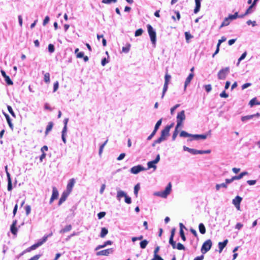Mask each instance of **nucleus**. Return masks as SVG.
Instances as JSON below:
<instances>
[{
    "label": "nucleus",
    "mask_w": 260,
    "mask_h": 260,
    "mask_svg": "<svg viewBox=\"0 0 260 260\" xmlns=\"http://www.w3.org/2000/svg\"><path fill=\"white\" fill-rule=\"evenodd\" d=\"M238 17H239L238 13L236 12L233 15H232V14L229 15L228 17L229 18V19H230V21H232V20L237 19V18H238Z\"/></svg>",
    "instance_id": "nucleus-34"
},
{
    "label": "nucleus",
    "mask_w": 260,
    "mask_h": 260,
    "mask_svg": "<svg viewBox=\"0 0 260 260\" xmlns=\"http://www.w3.org/2000/svg\"><path fill=\"white\" fill-rule=\"evenodd\" d=\"M156 133V131H155L154 129L152 133L147 137V140L149 141L152 139V138L154 136Z\"/></svg>",
    "instance_id": "nucleus-59"
},
{
    "label": "nucleus",
    "mask_w": 260,
    "mask_h": 260,
    "mask_svg": "<svg viewBox=\"0 0 260 260\" xmlns=\"http://www.w3.org/2000/svg\"><path fill=\"white\" fill-rule=\"evenodd\" d=\"M168 84L164 83L162 95H161V99H162L164 97L165 94L168 90Z\"/></svg>",
    "instance_id": "nucleus-38"
},
{
    "label": "nucleus",
    "mask_w": 260,
    "mask_h": 260,
    "mask_svg": "<svg viewBox=\"0 0 260 260\" xmlns=\"http://www.w3.org/2000/svg\"><path fill=\"white\" fill-rule=\"evenodd\" d=\"M193 134H190L187 133L185 131H182L180 133V137H192V138Z\"/></svg>",
    "instance_id": "nucleus-31"
},
{
    "label": "nucleus",
    "mask_w": 260,
    "mask_h": 260,
    "mask_svg": "<svg viewBox=\"0 0 260 260\" xmlns=\"http://www.w3.org/2000/svg\"><path fill=\"white\" fill-rule=\"evenodd\" d=\"M72 226L71 224L66 225L63 229L59 231V233L63 234L66 232H69L72 230Z\"/></svg>",
    "instance_id": "nucleus-24"
},
{
    "label": "nucleus",
    "mask_w": 260,
    "mask_h": 260,
    "mask_svg": "<svg viewBox=\"0 0 260 260\" xmlns=\"http://www.w3.org/2000/svg\"><path fill=\"white\" fill-rule=\"evenodd\" d=\"M230 72V68L226 67L220 70L218 73V78L220 80H224Z\"/></svg>",
    "instance_id": "nucleus-6"
},
{
    "label": "nucleus",
    "mask_w": 260,
    "mask_h": 260,
    "mask_svg": "<svg viewBox=\"0 0 260 260\" xmlns=\"http://www.w3.org/2000/svg\"><path fill=\"white\" fill-rule=\"evenodd\" d=\"M254 5H253V4L251 6H250L249 8L246 10L245 13V15H248L251 13L252 12V9L254 7Z\"/></svg>",
    "instance_id": "nucleus-48"
},
{
    "label": "nucleus",
    "mask_w": 260,
    "mask_h": 260,
    "mask_svg": "<svg viewBox=\"0 0 260 260\" xmlns=\"http://www.w3.org/2000/svg\"><path fill=\"white\" fill-rule=\"evenodd\" d=\"M7 109H8V111L9 112V113L11 114V115L14 117H16V115H15V113L14 112L13 110V109L11 107V106L8 105L7 106Z\"/></svg>",
    "instance_id": "nucleus-43"
},
{
    "label": "nucleus",
    "mask_w": 260,
    "mask_h": 260,
    "mask_svg": "<svg viewBox=\"0 0 260 260\" xmlns=\"http://www.w3.org/2000/svg\"><path fill=\"white\" fill-rule=\"evenodd\" d=\"M242 200V198L240 196H236L232 201V203L234 205H238L240 204L241 201Z\"/></svg>",
    "instance_id": "nucleus-23"
},
{
    "label": "nucleus",
    "mask_w": 260,
    "mask_h": 260,
    "mask_svg": "<svg viewBox=\"0 0 260 260\" xmlns=\"http://www.w3.org/2000/svg\"><path fill=\"white\" fill-rule=\"evenodd\" d=\"M178 128L179 127H177V126H176L175 131L172 135V140L173 141H174L176 139V138L178 134Z\"/></svg>",
    "instance_id": "nucleus-37"
},
{
    "label": "nucleus",
    "mask_w": 260,
    "mask_h": 260,
    "mask_svg": "<svg viewBox=\"0 0 260 260\" xmlns=\"http://www.w3.org/2000/svg\"><path fill=\"white\" fill-rule=\"evenodd\" d=\"M220 188H227L228 185L226 184L225 182L222 183L221 184H217L215 186V188L217 191H218Z\"/></svg>",
    "instance_id": "nucleus-28"
},
{
    "label": "nucleus",
    "mask_w": 260,
    "mask_h": 260,
    "mask_svg": "<svg viewBox=\"0 0 260 260\" xmlns=\"http://www.w3.org/2000/svg\"><path fill=\"white\" fill-rule=\"evenodd\" d=\"M5 116L6 117V120H7V121L10 126V127L11 128V129L12 130L13 129V124H12V122H11V119L10 117V116H9L8 114H5Z\"/></svg>",
    "instance_id": "nucleus-29"
},
{
    "label": "nucleus",
    "mask_w": 260,
    "mask_h": 260,
    "mask_svg": "<svg viewBox=\"0 0 260 260\" xmlns=\"http://www.w3.org/2000/svg\"><path fill=\"white\" fill-rule=\"evenodd\" d=\"M207 138V134L198 135L195 134L192 135V138L194 140L203 139L205 140Z\"/></svg>",
    "instance_id": "nucleus-20"
},
{
    "label": "nucleus",
    "mask_w": 260,
    "mask_h": 260,
    "mask_svg": "<svg viewBox=\"0 0 260 260\" xmlns=\"http://www.w3.org/2000/svg\"><path fill=\"white\" fill-rule=\"evenodd\" d=\"M171 78V75L167 74L165 77V83L169 84V82Z\"/></svg>",
    "instance_id": "nucleus-49"
},
{
    "label": "nucleus",
    "mask_w": 260,
    "mask_h": 260,
    "mask_svg": "<svg viewBox=\"0 0 260 260\" xmlns=\"http://www.w3.org/2000/svg\"><path fill=\"white\" fill-rule=\"evenodd\" d=\"M124 201H125V202L128 204H129L132 203L131 198L129 197H128L127 195H126L125 196V197L124 198Z\"/></svg>",
    "instance_id": "nucleus-54"
},
{
    "label": "nucleus",
    "mask_w": 260,
    "mask_h": 260,
    "mask_svg": "<svg viewBox=\"0 0 260 260\" xmlns=\"http://www.w3.org/2000/svg\"><path fill=\"white\" fill-rule=\"evenodd\" d=\"M228 243V240L225 239L222 242H220L218 243L219 252L221 253L223 248L226 246Z\"/></svg>",
    "instance_id": "nucleus-15"
},
{
    "label": "nucleus",
    "mask_w": 260,
    "mask_h": 260,
    "mask_svg": "<svg viewBox=\"0 0 260 260\" xmlns=\"http://www.w3.org/2000/svg\"><path fill=\"white\" fill-rule=\"evenodd\" d=\"M173 123L167 125L164 129L161 131L160 136L165 140H166V137L169 136L170 129L173 127Z\"/></svg>",
    "instance_id": "nucleus-7"
},
{
    "label": "nucleus",
    "mask_w": 260,
    "mask_h": 260,
    "mask_svg": "<svg viewBox=\"0 0 260 260\" xmlns=\"http://www.w3.org/2000/svg\"><path fill=\"white\" fill-rule=\"evenodd\" d=\"M249 105L250 107H253L254 105H260V102H258L256 98H254L250 101Z\"/></svg>",
    "instance_id": "nucleus-25"
},
{
    "label": "nucleus",
    "mask_w": 260,
    "mask_h": 260,
    "mask_svg": "<svg viewBox=\"0 0 260 260\" xmlns=\"http://www.w3.org/2000/svg\"><path fill=\"white\" fill-rule=\"evenodd\" d=\"M193 76H194V74L192 73H191L189 74V75L188 76V77L186 79L185 81V83H184V90H186L187 86L190 83L191 80L193 78Z\"/></svg>",
    "instance_id": "nucleus-13"
},
{
    "label": "nucleus",
    "mask_w": 260,
    "mask_h": 260,
    "mask_svg": "<svg viewBox=\"0 0 260 260\" xmlns=\"http://www.w3.org/2000/svg\"><path fill=\"white\" fill-rule=\"evenodd\" d=\"M44 80L46 83H49L50 82V74L48 73H46L44 74Z\"/></svg>",
    "instance_id": "nucleus-42"
},
{
    "label": "nucleus",
    "mask_w": 260,
    "mask_h": 260,
    "mask_svg": "<svg viewBox=\"0 0 260 260\" xmlns=\"http://www.w3.org/2000/svg\"><path fill=\"white\" fill-rule=\"evenodd\" d=\"M204 87L207 92H210L212 90V86L210 84L205 85Z\"/></svg>",
    "instance_id": "nucleus-53"
},
{
    "label": "nucleus",
    "mask_w": 260,
    "mask_h": 260,
    "mask_svg": "<svg viewBox=\"0 0 260 260\" xmlns=\"http://www.w3.org/2000/svg\"><path fill=\"white\" fill-rule=\"evenodd\" d=\"M2 75L5 78L6 82L9 85H13V83L10 77L7 76L4 71H1Z\"/></svg>",
    "instance_id": "nucleus-14"
},
{
    "label": "nucleus",
    "mask_w": 260,
    "mask_h": 260,
    "mask_svg": "<svg viewBox=\"0 0 260 260\" xmlns=\"http://www.w3.org/2000/svg\"><path fill=\"white\" fill-rule=\"evenodd\" d=\"M211 151L210 150H197V154H209Z\"/></svg>",
    "instance_id": "nucleus-41"
},
{
    "label": "nucleus",
    "mask_w": 260,
    "mask_h": 260,
    "mask_svg": "<svg viewBox=\"0 0 260 260\" xmlns=\"http://www.w3.org/2000/svg\"><path fill=\"white\" fill-rule=\"evenodd\" d=\"M185 39L186 40V41L188 40L189 39L192 38L193 37L192 36H191L189 32H185Z\"/></svg>",
    "instance_id": "nucleus-63"
},
{
    "label": "nucleus",
    "mask_w": 260,
    "mask_h": 260,
    "mask_svg": "<svg viewBox=\"0 0 260 260\" xmlns=\"http://www.w3.org/2000/svg\"><path fill=\"white\" fill-rule=\"evenodd\" d=\"M75 180L74 178L71 179L67 186V192H69V193H70V192L72 191V188L75 184Z\"/></svg>",
    "instance_id": "nucleus-12"
},
{
    "label": "nucleus",
    "mask_w": 260,
    "mask_h": 260,
    "mask_svg": "<svg viewBox=\"0 0 260 260\" xmlns=\"http://www.w3.org/2000/svg\"><path fill=\"white\" fill-rule=\"evenodd\" d=\"M70 193L67 192H63L59 199V201L58 202V205H60L62 204V203H63L67 199L68 196L69 195Z\"/></svg>",
    "instance_id": "nucleus-17"
},
{
    "label": "nucleus",
    "mask_w": 260,
    "mask_h": 260,
    "mask_svg": "<svg viewBox=\"0 0 260 260\" xmlns=\"http://www.w3.org/2000/svg\"><path fill=\"white\" fill-rule=\"evenodd\" d=\"M185 119V115L184 110L179 112L177 116V127H179L182 124L183 121Z\"/></svg>",
    "instance_id": "nucleus-5"
},
{
    "label": "nucleus",
    "mask_w": 260,
    "mask_h": 260,
    "mask_svg": "<svg viewBox=\"0 0 260 260\" xmlns=\"http://www.w3.org/2000/svg\"><path fill=\"white\" fill-rule=\"evenodd\" d=\"M148 243V241L147 240H144L142 241L140 243V247L142 249L145 248L146 247Z\"/></svg>",
    "instance_id": "nucleus-35"
},
{
    "label": "nucleus",
    "mask_w": 260,
    "mask_h": 260,
    "mask_svg": "<svg viewBox=\"0 0 260 260\" xmlns=\"http://www.w3.org/2000/svg\"><path fill=\"white\" fill-rule=\"evenodd\" d=\"M147 170V169H145V168L142 167L141 165H138V166H134V167H132L131 169V172L132 174H137L142 171H144V170Z\"/></svg>",
    "instance_id": "nucleus-8"
},
{
    "label": "nucleus",
    "mask_w": 260,
    "mask_h": 260,
    "mask_svg": "<svg viewBox=\"0 0 260 260\" xmlns=\"http://www.w3.org/2000/svg\"><path fill=\"white\" fill-rule=\"evenodd\" d=\"M113 252V248H109L105 250L99 251L96 253L97 255H105L108 256Z\"/></svg>",
    "instance_id": "nucleus-10"
},
{
    "label": "nucleus",
    "mask_w": 260,
    "mask_h": 260,
    "mask_svg": "<svg viewBox=\"0 0 260 260\" xmlns=\"http://www.w3.org/2000/svg\"><path fill=\"white\" fill-rule=\"evenodd\" d=\"M202 0H195L196 7L194 9V13L195 14L198 13L201 8V2Z\"/></svg>",
    "instance_id": "nucleus-21"
},
{
    "label": "nucleus",
    "mask_w": 260,
    "mask_h": 260,
    "mask_svg": "<svg viewBox=\"0 0 260 260\" xmlns=\"http://www.w3.org/2000/svg\"><path fill=\"white\" fill-rule=\"evenodd\" d=\"M112 241L111 240H108L104 243L102 245H98L95 249V250H99L100 249L106 247L108 245H111L112 244Z\"/></svg>",
    "instance_id": "nucleus-16"
},
{
    "label": "nucleus",
    "mask_w": 260,
    "mask_h": 260,
    "mask_svg": "<svg viewBox=\"0 0 260 260\" xmlns=\"http://www.w3.org/2000/svg\"><path fill=\"white\" fill-rule=\"evenodd\" d=\"M25 210L26 215H28L30 214V211H31L30 206L29 205H26L25 207Z\"/></svg>",
    "instance_id": "nucleus-52"
},
{
    "label": "nucleus",
    "mask_w": 260,
    "mask_h": 260,
    "mask_svg": "<svg viewBox=\"0 0 260 260\" xmlns=\"http://www.w3.org/2000/svg\"><path fill=\"white\" fill-rule=\"evenodd\" d=\"M54 46L53 44H50L48 45V51L50 53H53L54 51Z\"/></svg>",
    "instance_id": "nucleus-51"
},
{
    "label": "nucleus",
    "mask_w": 260,
    "mask_h": 260,
    "mask_svg": "<svg viewBox=\"0 0 260 260\" xmlns=\"http://www.w3.org/2000/svg\"><path fill=\"white\" fill-rule=\"evenodd\" d=\"M16 224H17V220H15L13 221V223L11 225V228H10L11 233L14 235H16L17 233V228L16 227Z\"/></svg>",
    "instance_id": "nucleus-18"
},
{
    "label": "nucleus",
    "mask_w": 260,
    "mask_h": 260,
    "mask_svg": "<svg viewBox=\"0 0 260 260\" xmlns=\"http://www.w3.org/2000/svg\"><path fill=\"white\" fill-rule=\"evenodd\" d=\"M58 197V192L57 188L55 187L52 188V194L50 199L49 204H51L54 200L57 199Z\"/></svg>",
    "instance_id": "nucleus-9"
},
{
    "label": "nucleus",
    "mask_w": 260,
    "mask_h": 260,
    "mask_svg": "<svg viewBox=\"0 0 260 260\" xmlns=\"http://www.w3.org/2000/svg\"><path fill=\"white\" fill-rule=\"evenodd\" d=\"M131 45L129 44L125 47H123L122 50L124 53H127L130 50Z\"/></svg>",
    "instance_id": "nucleus-45"
},
{
    "label": "nucleus",
    "mask_w": 260,
    "mask_h": 260,
    "mask_svg": "<svg viewBox=\"0 0 260 260\" xmlns=\"http://www.w3.org/2000/svg\"><path fill=\"white\" fill-rule=\"evenodd\" d=\"M176 248L178 250H184L185 247L180 243H178L177 245Z\"/></svg>",
    "instance_id": "nucleus-55"
},
{
    "label": "nucleus",
    "mask_w": 260,
    "mask_h": 260,
    "mask_svg": "<svg viewBox=\"0 0 260 260\" xmlns=\"http://www.w3.org/2000/svg\"><path fill=\"white\" fill-rule=\"evenodd\" d=\"M106 215V212H100L98 214V217L99 219L103 218Z\"/></svg>",
    "instance_id": "nucleus-57"
},
{
    "label": "nucleus",
    "mask_w": 260,
    "mask_h": 260,
    "mask_svg": "<svg viewBox=\"0 0 260 260\" xmlns=\"http://www.w3.org/2000/svg\"><path fill=\"white\" fill-rule=\"evenodd\" d=\"M117 190V196H116V199L118 201H120L121 200V199L122 198H125V196L127 195L126 193L122 190L119 189L118 188H116Z\"/></svg>",
    "instance_id": "nucleus-11"
},
{
    "label": "nucleus",
    "mask_w": 260,
    "mask_h": 260,
    "mask_svg": "<svg viewBox=\"0 0 260 260\" xmlns=\"http://www.w3.org/2000/svg\"><path fill=\"white\" fill-rule=\"evenodd\" d=\"M179 233H180V236L182 240L183 241H186V237L185 236V234H184L183 230H180Z\"/></svg>",
    "instance_id": "nucleus-50"
},
{
    "label": "nucleus",
    "mask_w": 260,
    "mask_h": 260,
    "mask_svg": "<svg viewBox=\"0 0 260 260\" xmlns=\"http://www.w3.org/2000/svg\"><path fill=\"white\" fill-rule=\"evenodd\" d=\"M199 230L201 234H204L206 233V228L203 223H201L199 225Z\"/></svg>",
    "instance_id": "nucleus-30"
},
{
    "label": "nucleus",
    "mask_w": 260,
    "mask_h": 260,
    "mask_svg": "<svg viewBox=\"0 0 260 260\" xmlns=\"http://www.w3.org/2000/svg\"><path fill=\"white\" fill-rule=\"evenodd\" d=\"M212 245V241L210 239L206 240L202 245L201 252L204 254L207 253L211 249Z\"/></svg>",
    "instance_id": "nucleus-4"
},
{
    "label": "nucleus",
    "mask_w": 260,
    "mask_h": 260,
    "mask_svg": "<svg viewBox=\"0 0 260 260\" xmlns=\"http://www.w3.org/2000/svg\"><path fill=\"white\" fill-rule=\"evenodd\" d=\"M171 189H172V184L170 182L168 183V184L166 186L165 190L162 191L155 192L154 193V195L158 196V197H160L163 198H166L168 197V196L170 193Z\"/></svg>",
    "instance_id": "nucleus-1"
},
{
    "label": "nucleus",
    "mask_w": 260,
    "mask_h": 260,
    "mask_svg": "<svg viewBox=\"0 0 260 260\" xmlns=\"http://www.w3.org/2000/svg\"><path fill=\"white\" fill-rule=\"evenodd\" d=\"M180 106V104H176L173 107L171 108V114L173 115L174 111Z\"/></svg>",
    "instance_id": "nucleus-60"
},
{
    "label": "nucleus",
    "mask_w": 260,
    "mask_h": 260,
    "mask_svg": "<svg viewBox=\"0 0 260 260\" xmlns=\"http://www.w3.org/2000/svg\"><path fill=\"white\" fill-rule=\"evenodd\" d=\"M108 229L106 228H102L101 229V232L100 233V237L101 238H104L106 235L108 234Z\"/></svg>",
    "instance_id": "nucleus-32"
},
{
    "label": "nucleus",
    "mask_w": 260,
    "mask_h": 260,
    "mask_svg": "<svg viewBox=\"0 0 260 260\" xmlns=\"http://www.w3.org/2000/svg\"><path fill=\"white\" fill-rule=\"evenodd\" d=\"M248 174V173L246 171H244L242 173H241L240 174H239L238 176L240 179L242 178L244 176L247 175Z\"/></svg>",
    "instance_id": "nucleus-58"
},
{
    "label": "nucleus",
    "mask_w": 260,
    "mask_h": 260,
    "mask_svg": "<svg viewBox=\"0 0 260 260\" xmlns=\"http://www.w3.org/2000/svg\"><path fill=\"white\" fill-rule=\"evenodd\" d=\"M50 18L49 17L47 16L45 17V19H44L43 25L44 26L46 25L49 21Z\"/></svg>",
    "instance_id": "nucleus-61"
},
{
    "label": "nucleus",
    "mask_w": 260,
    "mask_h": 260,
    "mask_svg": "<svg viewBox=\"0 0 260 260\" xmlns=\"http://www.w3.org/2000/svg\"><path fill=\"white\" fill-rule=\"evenodd\" d=\"M140 184L139 183L136 184L135 186V187H134V194H135V195L136 197H137V196H138V191L140 190Z\"/></svg>",
    "instance_id": "nucleus-39"
},
{
    "label": "nucleus",
    "mask_w": 260,
    "mask_h": 260,
    "mask_svg": "<svg viewBox=\"0 0 260 260\" xmlns=\"http://www.w3.org/2000/svg\"><path fill=\"white\" fill-rule=\"evenodd\" d=\"M253 118V116H252V115L244 116H242L241 117V120L243 122H245L247 120L251 119Z\"/></svg>",
    "instance_id": "nucleus-36"
},
{
    "label": "nucleus",
    "mask_w": 260,
    "mask_h": 260,
    "mask_svg": "<svg viewBox=\"0 0 260 260\" xmlns=\"http://www.w3.org/2000/svg\"><path fill=\"white\" fill-rule=\"evenodd\" d=\"M230 22L231 21L228 17L225 18L221 25L220 26V28L229 25L230 23Z\"/></svg>",
    "instance_id": "nucleus-27"
},
{
    "label": "nucleus",
    "mask_w": 260,
    "mask_h": 260,
    "mask_svg": "<svg viewBox=\"0 0 260 260\" xmlns=\"http://www.w3.org/2000/svg\"><path fill=\"white\" fill-rule=\"evenodd\" d=\"M143 32V30L142 28H139L137 29L135 33V36L136 37H138L142 35Z\"/></svg>",
    "instance_id": "nucleus-46"
},
{
    "label": "nucleus",
    "mask_w": 260,
    "mask_h": 260,
    "mask_svg": "<svg viewBox=\"0 0 260 260\" xmlns=\"http://www.w3.org/2000/svg\"><path fill=\"white\" fill-rule=\"evenodd\" d=\"M246 55H247V52L245 51L244 52L242 55L240 57V58L238 59V63H237V66L239 64L240 62L243 60L245 57L246 56Z\"/></svg>",
    "instance_id": "nucleus-47"
},
{
    "label": "nucleus",
    "mask_w": 260,
    "mask_h": 260,
    "mask_svg": "<svg viewBox=\"0 0 260 260\" xmlns=\"http://www.w3.org/2000/svg\"><path fill=\"white\" fill-rule=\"evenodd\" d=\"M67 132V126L64 125V126L62 128V132H61V139H62L63 142L64 144H66V143H67V140H66V138Z\"/></svg>",
    "instance_id": "nucleus-19"
},
{
    "label": "nucleus",
    "mask_w": 260,
    "mask_h": 260,
    "mask_svg": "<svg viewBox=\"0 0 260 260\" xmlns=\"http://www.w3.org/2000/svg\"><path fill=\"white\" fill-rule=\"evenodd\" d=\"M147 29L148 32L149 34V36L150 38L151 41L153 45L154 46H155L156 44V32L155 30L153 28L152 26L150 25H147Z\"/></svg>",
    "instance_id": "nucleus-2"
},
{
    "label": "nucleus",
    "mask_w": 260,
    "mask_h": 260,
    "mask_svg": "<svg viewBox=\"0 0 260 260\" xmlns=\"http://www.w3.org/2000/svg\"><path fill=\"white\" fill-rule=\"evenodd\" d=\"M226 38L225 37H224V36L222 37H221V39H220V40H218V43H217L218 46H220V44H221L222 42H225V41H226Z\"/></svg>",
    "instance_id": "nucleus-62"
},
{
    "label": "nucleus",
    "mask_w": 260,
    "mask_h": 260,
    "mask_svg": "<svg viewBox=\"0 0 260 260\" xmlns=\"http://www.w3.org/2000/svg\"><path fill=\"white\" fill-rule=\"evenodd\" d=\"M153 160L148 161L147 162L148 169L153 168L154 170L156 169V166Z\"/></svg>",
    "instance_id": "nucleus-26"
},
{
    "label": "nucleus",
    "mask_w": 260,
    "mask_h": 260,
    "mask_svg": "<svg viewBox=\"0 0 260 260\" xmlns=\"http://www.w3.org/2000/svg\"><path fill=\"white\" fill-rule=\"evenodd\" d=\"M117 0H102V3L106 4H110L111 3H116Z\"/></svg>",
    "instance_id": "nucleus-44"
},
{
    "label": "nucleus",
    "mask_w": 260,
    "mask_h": 260,
    "mask_svg": "<svg viewBox=\"0 0 260 260\" xmlns=\"http://www.w3.org/2000/svg\"><path fill=\"white\" fill-rule=\"evenodd\" d=\"M256 181L255 180H250L247 181V184H248L249 185H253L256 183Z\"/></svg>",
    "instance_id": "nucleus-64"
},
{
    "label": "nucleus",
    "mask_w": 260,
    "mask_h": 260,
    "mask_svg": "<svg viewBox=\"0 0 260 260\" xmlns=\"http://www.w3.org/2000/svg\"><path fill=\"white\" fill-rule=\"evenodd\" d=\"M53 123L52 122H49L48 123V124L47 126V127L46 128L45 131V134L47 135V134L51 131L52 127H53Z\"/></svg>",
    "instance_id": "nucleus-33"
},
{
    "label": "nucleus",
    "mask_w": 260,
    "mask_h": 260,
    "mask_svg": "<svg viewBox=\"0 0 260 260\" xmlns=\"http://www.w3.org/2000/svg\"><path fill=\"white\" fill-rule=\"evenodd\" d=\"M183 149L184 151H188V152H189L192 154H194V155L197 154V149L189 148L185 146H184L183 147Z\"/></svg>",
    "instance_id": "nucleus-22"
},
{
    "label": "nucleus",
    "mask_w": 260,
    "mask_h": 260,
    "mask_svg": "<svg viewBox=\"0 0 260 260\" xmlns=\"http://www.w3.org/2000/svg\"><path fill=\"white\" fill-rule=\"evenodd\" d=\"M161 122H162V119H160L158 121H157V122L155 124V127H154V130L155 131H156V132L157 131V130L159 128V126L161 124Z\"/></svg>",
    "instance_id": "nucleus-40"
},
{
    "label": "nucleus",
    "mask_w": 260,
    "mask_h": 260,
    "mask_svg": "<svg viewBox=\"0 0 260 260\" xmlns=\"http://www.w3.org/2000/svg\"><path fill=\"white\" fill-rule=\"evenodd\" d=\"M52 235V233H51L48 235H44L42 239H40L38 242L32 245L30 247V250H35L37 248L41 246L43 243H44L47 240L48 237H51Z\"/></svg>",
    "instance_id": "nucleus-3"
},
{
    "label": "nucleus",
    "mask_w": 260,
    "mask_h": 260,
    "mask_svg": "<svg viewBox=\"0 0 260 260\" xmlns=\"http://www.w3.org/2000/svg\"><path fill=\"white\" fill-rule=\"evenodd\" d=\"M246 23L247 25H249L250 24H251L252 25V26H255L256 25V21H251V20H248L247 22H246Z\"/></svg>",
    "instance_id": "nucleus-56"
}]
</instances>
